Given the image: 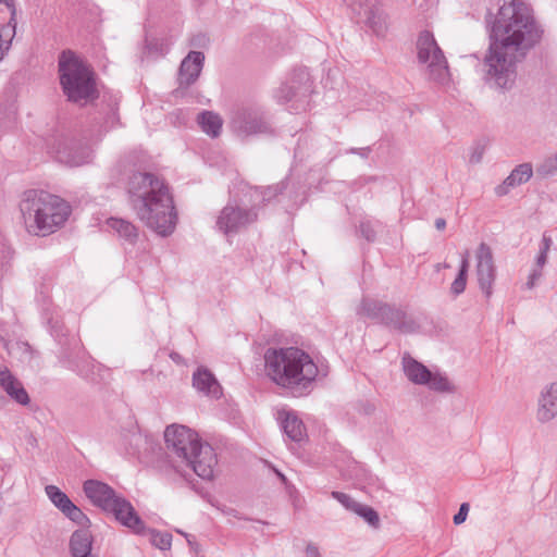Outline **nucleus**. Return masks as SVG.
Segmentation results:
<instances>
[{
	"mask_svg": "<svg viewBox=\"0 0 557 557\" xmlns=\"http://www.w3.org/2000/svg\"><path fill=\"white\" fill-rule=\"evenodd\" d=\"M60 83L64 95L73 102H87L96 94V83L90 67L72 51L59 58Z\"/></svg>",
	"mask_w": 557,
	"mask_h": 557,
	"instance_id": "nucleus-6",
	"label": "nucleus"
},
{
	"mask_svg": "<svg viewBox=\"0 0 557 557\" xmlns=\"http://www.w3.org/2000/svg\"><path fill=\"white\" fill-rule=\"evenodd\" d=\"M533 174L531 163H522L516 166L504 182L496 186L495 194L499 197L507 195L511 188L527 183Z\"/></svg>",
	"mask_w": 557,
	"mask_h": 557,
	"instance_id": "nucleus-20",
	"label": "nucleus"
},
{
	"mask_svg": "<svg viewBox=\"0 0 557 557\" xmlns=\"http://www.w3.org/2000/svg\"><path fill=\"white\" fill-rule=\"evenodd\" d=\"M332 497L335 498L338 503H341L347 510L355 513L358 505L360 504L349 495L342 492H332Z\"/></svg>",
	"mask_w": 557,
	"mask_h": 557,
	"instance_id": "nucleus-34",
	"label": "nucleus"
},
{
	"mask_svg": "<svg viewBox=\"0 0 557 557\" xmlns=\"http://www.w3.org/2000/svg\"><path fill=\"white\" fill-rule=\"evenodd\" d=\"M150 542L159 549L166 550L171 548L172 535L168 532L150 531Z\"/></svg>",
	"mask_w": 557,
	"mask_h": 557,
	"instance_id": "nucleus-33",
	"label": "nucleus"
},
{
	"mask_svg": "<svg viewBox=\"0 0 557 557\" xmlns=\"http://www.w3.org/2000/svg\"><path fill=\"white\" fill-rule=\"evenodd\" d=\"M15 122V110L10 108L4 112L0 111V127H10Z\"/></svg>",
	"mask_w": 557,
	"mask_h": 557,
	"instance_id": "nucleus-36",
	"label": "nucleus"
},
{
	"mask_svg": "<svg viewBox=\"0 0 557 557\" xmlns=\"http://www.w3.org/2000/svg\"><path fill=\"white\" fill-rule=\"evenodd\" d=\"M522 57L523 53L491 40L484 58L486 81L496 88L511 89L517 78V63Z\"/></svg>",
	"mask_w": 557,
	"mask_h": 557,
	"instance_id": "nucleus-8",
	"label": "nucleus"
},
{
	"mask_svg": "<svg viewBox=\"0 0 557 557\" xmlns=\"http://www.w3.org/2000/svg\"><path fill=\"white\" fill-rule=\"evenodd\" d=\"M531 9L520 0L505 3L491 27L490 39L523 54L541 39Z\"/></svg>",
	"mask_w": 557,
	"mask_h": 557,
	"instance_id": "nucleus-3",
	"label": "nucleus"
},
{
	"mask_svg": "<svg viewBox=\"0 0 557 557\" xmlns=\"http://www.w3.org/2000/svg\"><path fill=\"white\" fill-rule=\"evenodd\" d=\"M446 226V221L442 218H438L436 219L435 221V227L438 230V231H443Z\"/></svg>",
	"mask_w": 557,
	"mask_h": 557,
	"instance_id": "nucleus-42",
	"label": "nucleus"
},
{
	"mask_svg": "<svg viewBox=\"0 0 557 557\" xmlns=\"http://www.w3.org/2000/svg\"><path fill=\"white\" fill-rule=\"evenodd\" d=\"M171 358H173V359H177V356H175V355H171Z\"/></svg>",
	"mask_w": 557,
	"mask_h": 557,
	"instance_id": "nucleus-48",
	"label": "nucleus"
},
{
	"mask_svg": "<svg viewBox=\"0 0 557 557\" xmlns=\"http://www.w3.org/2000/svg\"><path fill=\"white\" fill-rule=\"evenodd\" d=\"M45 492L51 503L70 520L81 527L89 523L88 517L55 485H47Z\"/></svg>",
	"mask_w": 557,
	"mask_h": 557,
	"instance_id": "nucleus-15",
	"label": "nucleus"
},
{
	"mask_svg": "<svg viewBox=\"0 0 557 557\" xmlns=\"http://www.w3.org/2000/svg\"><path fill=\"white\" fill-rule=\"evenodd\" d=\"M417 58L424 75L437 84L449 82L448 62L443 50L429 30H423L417 39Z\"/></svg>",
	"mask_w": 557,
	"mask_h": 557,
	"instance_id": "nucleus-9",
	"label": "nucleus"
},
{
	"mask_svg": "<svg viewBox=\"0 0 557 557\" xmlns=\"http://www.w3.org/2000/svg\"><path fill=\"white\" fill-rule=\"evenodd\" d=\"M448 267H449V265H448L447 263H438V264L436 265V270H440V269H446V268H448Z\"/></svg>",
	"mask_w": 557,
	"mask_h": 557,
	"instance_id": "nucleus-45",
	"label": "nucleus"
},
{
	"mask_svg": "<svg viewBox=\"0 0 557 557\" xmlns=\"http://www.w3.org/2000/svg\"><path fill=\"white\" fill-rule=\"evenodd\" d=\"M401 366L405 376L411 383L424 385L430 380V370L407 352L401 358Z\"/></svg>",
	"mask_w": 557,
	"mask_h": 557,
	"instance_id": "nucleus-22",
	"label": "nucleus"
},
{
	"mask_svg": "<svg viewBox=\"0 0 557 557\" xmlns=\"http://www.w3.org/2000/svg\"><path fill=\"white\" fill-rule=\"evenodd\" d=\"M15 5L12 0H0V61L15 36Z\"/></svg>",
	"mask_w": 557,
	"mask_h": 557,
	"instance_id": "nucleus-16",
	"label": "nucleus"
},
{
	"mask_svg": "<svg viewBox=\"0 0 557 557\" xmlns=\"http://www.w3.org/2000/svg\"><path fill=\"white\" fill-rule=\"evenodd\" d=\"M276 474L278 475V478H280L283 482H285V481H286V478H285V475H284L283 473H281V472H278V471H276Z\"/></svg>",
	"mask_w": 557,
	"mask_h": 557,
	"instance_id": "nucleus-46",
	"label": "nucleus"
},
{
	"mask_svg": "<svg viewBox=\"0 0 557 557\" xmlns=\"http://www.w3.org/2000/svg\"><path fill=\"white\" fill-rule=\"evenodd\" d=\"M108 227L113 231L120 238H123L129 244H134L138 237L137 227L129 221L110 218L107 221Z\"/></svg>",
	"mask_w": 557,
	"mask_h": 557,
	"instance_id": "nucleus-25",
	"label": "nucleus"
},
{
	"mask_svg": "<svg viewBox=\"0 0 557 557\" xmlns=\"http://www.w3.org/2000/svg\"><path fill=\"white\" fill-rule=\"evenodd\" d=\"M431 391L438 393H455L456 385L443 373L431 372L430 380L425 384Z\"/></svg>",
	"mask_w": 557,
	"mask_h": 557,
	"instance_id": "nucleus-28",
	"label": "nucleus"
},
{
	"mask_svg": "<svg viewBox=\"0 0 557 557\" xmlns=\"http://www.w3.org/2000/svg\"><path fill=\"white\" fill-rule=\"evenodd\" d=\"M360 232L367 240H373L375 237V232L369 222L361 223Z\"/></svg>",
	"mask_w": 557,
	"mask_h": 557,
	"instance_id": "nucleus-39",
	"label": "nucleus"
},
{
	"mask_svg": "<svg viewBox=\"0 0 557 557\" xmlns=\"http://www.w3.org/2000/svg\"><path fill=\"white\" fill-rule=\"evenodd\" d=\"M480 160H481V153H479V154L473 153L470 158V161L473 163H478V162H480Z\"/></svg>",
	"mask_w": 557,
	"mask_h": 557,
	"instance_id": "nucleus-44",
	"label": "nucleus"
},
{
	"mask_svg": "<svg viewBox=\"0 0 557 557\" xmlns=\"http://www.w3.org/2000/svg\"><path fill=\"white\" fill-rule=\"evenodd\" d=\"M84 492L95 506L112 512L121 524L131 529L134 533H144L145 524L132 504L124 497L119 496L111 486L97 480H88L84 483Z\"/></svg>",
	"mask_w": 557,
	"mask_h": 557,
	"instance_id": "nucleus-7",
	"label": "nucleus"
},
{
	"mask_svg": "<svg viewBox=\"0 0 557 557\" xmlns=\"http://www.w3.org/2000/svg\"><path fill=\"white\" fill-rule=\"evenodd\" d=\"M232 127L239 137H247L271 132L264 112L259 107H247L236 112L232 119Z\"/></svg>",
	"mask_w": 557,
	"mask_h": 557,
	"instance_id": "nucleus-12",
	"label": "nucleus"
},
{
	"mask_svg": "<svg viewBox=\"0 0 557 557\" xmlns=\"http://www.w3.org/2000/svg\"><path fill=\"white\" fill-rule=\"evenodd\" d=\"M256 202L231 200L216 216L215 226L226 236H232L257 221Z\"/></svg>",
	"mask_w": 557,
	"mask_h": 557,
	"instance_id": "nucleus-11",
	"label": "nucleus"
},
{
	"mask_svg": "<svg viewBox=\"0 0 557 557\" xmlns=\"http://www.w3.org/2000/svg\"><path fill=\"white\" fill-rule=\"evenodd\" d=\"M553 245V240L549 235L546 233L543 234L541 243H540V251L535 258V268L543 269V267L547 262V255Z\"/></svg>",
	"mask_w": 557,
	"mask_h": 557,
	"instance_id": "nucleus-32",
	"label": "nucleus"
},
{
	"mask_svg": "<svg viewBox=\"0 0 557 557\" xmlns=\"http://www.w3.org/2000/svg\"><path fill=\"white\" fill-rule=\"evenodd\" d=\"M193 385L208 396L218 398L221 395V386L213 374L207 369H198L193 375Z\"/></svg>",
	"mask_w": 557,
	"mask_h": 557,
	"instance_id": "nucleus-23",
	"label": "nucleus"
},
{
	"mask_svg": "<svg viewBox=\"0 0 557 557\" xmlns=\"http://www.w3.org/2000/svg\"><path fill=\"white\" fill-rule=\"evenodd\" d=\"M355 513L361 517L372 528L377 529L380 527L379 513L372 507L360 503Z\"/></svg>",
	"mask_w": 557,
	"mask_h": 557,
	"instance_id": "nucleus-30",
	"label": "nucleus"
},
{
	"mask_svg": "<svg viewBox=\"0 0 557 557\" xmlns=\"http://www.w3.org/2000/svg\"><path fill=\"white\" fill-rule=\"evenodd\" d=\"M205 63V54L200 51H189L182 60L178 70V84L182 87L193 85L199 77Z\"/></svg>",
	"mask_w": 557,
	"mask_h": 557,
	"instance_id": "nucleus-18",
	"label": "nucleus"
},
{
	"mask_svg": "<svg viewBox=\"0 0 557 557\" xmlns=\"http://www.w3.org/2000/svg\"><path fill=\"white\" fill-rule=\"evenodd\" d=\"M468 270H469V252L466 251L461 256V263H460V269H459L458 275L454 280V282L451 283V286H450V293L454 296H458L465 292L466 286H467Z\"/></svg>",
	"mask_w": 557,
	"mask_h": 557,
	"instance_id": "nucleus-29",
	"label": "nucleus"
},
{
	"mask_svg": "<svg viewBox=\"0 0 557 557\" xmlns=\"http://www.w3.org/2000/svg\"><path fill=\"white\" fill-rule=\"evenodd\" d=\"M92 539L88 530L75 531L70 541L73 557H85L90 555Z\"/></svg>",
	"mask_w": 557,
	"mask_h": 557,
	"instance_id": "nucleus-26",
	"label": "nucleus"
},
{
	"mask_svg": "<svg viewBox=\"0 0 557 557\" xmlns=\"http://www.w3.org/2000/svg\"><path fill=\"white\" fill-rule=\"evenodd\" d=\"M305 557H321V555L315 545L308 544L305 550Z\"/></svg>",
	"mask_w": 557,
	"mask_h": 557,
	"instance_id": "nucleus-40",
	"label": "nucleus"
},
{
	"mask_svg": "<svg viewBox=\"0 0 557 557\" xmlns=\"http://www.w3.org/2000/svg\"><path fill=\"white\" fill-rule=\"evenodd\" d=\"M18 208L26 232L35 236L53 234L65 224L72 213L67 201L37 189L26 190Z\"/></svg>",
	"mask_w": 557,
	"mask_h": 557,
	"instance_id": "nucleus-4",
	"label": "nucleus"
},
{
	"mask_svg": "<svg viewBox=\"0 0 557 557\" xmlns=\"http://www.w3.org/2000/svg\"><path fill=\"white\" fill-rule=\"evenodd\" d=\"M198 122L206 134L212 137L219 136L222 128V120L218 114L205 111L199 115Z\"/></svg>",
	"mask_w": 557,
	"mask_h": 557,
	"instance_id": "nucleus-27",
	"label": "nucleus"
},
{
	"mask_svg": "<svg viewBox=\"0 0 557 557\" xmlns=\"http://www.w3.org/2000/svg\"><path fill=\"white\" fill-rule=\"evenodd\" d=\"M166 447L186 462L203 480L214 476L218 465L212 446L202 442L197 432L183 424L168 425L164 431Z\"/></svg>",
	"mask_w": 557,
	"mask_h": 557,
	"instance_id": "nucleus-5",
	"label": "nucleus"
},
{
	"mask_svg": "<svg viewBox=\"0 0 557 557\" xmlns=\"http://www.w3.org/2000/svg\"><path fill=\"white\" fill-rule=\"evenodd\" d=\"M352 10L359 15H364L367 24L372 28V30L381 36L386 30V21L384 14L380 11V9L374 8L370 4L360 3L358 8L352 7Z\"/></svg>",
	"mask_w": 557,
	"mask_h": 557,
	"instance_id": "nucleus-24",
	"label": "nucleus"
},
{
	"mask_svg": "<svg viewBox=\"0 0 557 557\" xmlns=\"http://www.w3.org/2000/svg\"><path fill=\"white\" fill-rule=\"evenodd\" d=\"M171 358H173V359H177V356H175V355H171Z\"/></svg>",
	"mask_w": 557,
	"mask_h": 557,
	"instance_id": "nucleus-47",
	"label": "nucleus"
},
{
	"mask_svg": "<svg viewBox=\"0 0 557 557\" xmlns=\"http://www.w3.org/2000/svg\"><path fill=\"white\" fill-rule=\"evenodd\" d=\"M127 194L132 209L146 227L161 237L175 231L177 213L162 178L151 173H134L127 184Z\"/></svg>",
	"mask_w": 557,
	"mask_h": 557,
	"instance_id": "nucleus-1",
	"label": "nucleus"
},
{
	"mask_svg": "<svg viewBox=\"0 0 557 557\" xmlns=\"http://www.w3.org/2000/svg\"><path fill=\"white\" fill-rule=\"evenodd\" d=\"M296 96L297 92L293 86L283 85L276 90L274 97L278 102L285 103L290 101Z\"/></svg>",
	"mask_w": 557,
	"mask_h": 557,
	"instance_id": "nucleus-35",
	"label": "nucleus"
},
{
	"mask_svg": "<svg viewBox=\"0 0 557 557\" xmlns=\"http://www.w3.org/2000/svg\"><path fill=\"white\" fill-rule=\"evenodd\" d=\"M360 317L377 319L386 326L397 330L401 333H412L418 325L401 309L389 305H382L376 300L363 299L357 310Z\"/></svg>",
	"mask_w": 557,
	"mask_h": 557,
	"instance_id": "nucleus-10",
	"label": "nucleus"
},
{
	"mask_svg": "<svg viewBox=\"0 0 557 557\" xmlns=\"http://www.w3.org/2000/svg\"><path fill=\"white\" fill-rule=\"evenodd\" d=\"M264 369L273 383L295 395H302L319 373L311 356L297 347L267 349Z\"/></svg>",
	"mask_w": 557,
	"mask_h": 557,
	"instance_id": "nucleus-2",
	"label": "nucleus"
},
{
	"mask_svg": "<svg viewBox=\"0 0 557 557\" xmlns=\"http://www.w3.org/2000/svg\"><path fill=\"white\" fill-rule=\"evenodd\" d=\"M277 420L288 438L294 442H300L305 438V425L294 411L286 409L278 410Z\"/></svg>",
	"mask_w": 557,
	"mask_h": 557,
	"instance_id": "nucleus-19",
	"label": "nucleus"
},
{
	"mask_svg": "<svg viewBox=\"0 0 557 557\" xmlns=\"http://www.w3.org/2000/svg\"><path fill=\"white\" fill-rule=\"evenodd\" d=\"M541 276H542V270L541 269H537V268L532 269L531 273L528 276V281L525 283V287L528 289H532L535 286L536 282L540 280Z\"/></svg>",
	"mask_w": 557,
	"mask_h": 557,
	"instance_id": "nucleus-38",
	"label": "nucleus"
},
{
	"mask_svg": "<svg viewBox=\"0 0 557 557\" xmlns=\"http://www.w3.org/2000/svg\"><path fill=\"white\" fill-rule=\"evenodd\" d=\"M557 417V382L546 384L536 400V421L545 424Z\"/></svg>",
	"mask_w": 557,
	"mask_h": 557,
	"instance_id": "nucleus-17",
	"label": "nucleus"
},
{
	"mask_svg": "<svg viewBox=\"0 0 557 557\" xmlns=\"http://www.w3.org/2000/svg\"><path fill=\"white\" fill-rule=\"evenodd\" d=\"M469 504L468 503H463L460 505V508L458 510V512L454 516V523L455 524H461L466 521L467 517H468V512H469Z\"/></svg>",
	"mask_w": 557,
	"mask_h": 557,
	"instance_id": "nucleus-37",
	"label": "nucleus"
},
{
	"mask_svg": "<svg viewBox=\"0 0 557 557\" xmlns=\"http://www.w3.org/2000/svg\"><path fill=\"white\" fill-rule=\"evenodd\" d=\"M0 386L21 405L29 404V396L23 385L13 376L7 367L0 366Z\"/></svg>",
	"mask_w": 557,
	"mask_h": 557,
	"instance_id": "nucleus-21",
	"label": "nucleus"
},
{
	"mask_svg": "<svg viewBox=\"0 0 557 557\" xmlns=\"http://www.w3.org/2000/svg\"><path fill=\"white\" fill-rule=\"evenodd\" d=\"M536 173L541 176H552L557 174V152L545 157L536 166Z\"/></svg>",
	"mask_w": 557,
	"mask_h": 557,
	"instance_id": "nucleus-31",
	"label": "nucleus"
},
{
	"mask_svg": "<svg viewBox=\"0 0 557 557\" xmlns=\"http://www.w3.org/2000/svg\"><path fill=\"white\" fill-rule=\"evenodd\" d=\"M351 152L358 153L362 158H367L370 150H369V148H360V149H352Z\"/></svg>",
	"mask_w": 557,
	"mask_h": 557,
	"instance_id": "nucleus-41",
	"label": "nucleus"
},
{
	"mask_svg": "<svg viewBox=\"0 0 557 557\" xmlns=\"http://www.w3.org/2000/svg\"><path fill=\"white\" fill-rule=\"evenodd\" d=\"M53 158L67 166H82L92 159L91 150L67 138H58L51 146Z\"/></svg>",
	"mask_w": 557,
	"mask_h": 557,
	"instance_id": "nucleus-13",
	"label": "nucleus"
},
{
	"mask_svg": "<svg viewBox=\"0 0 557 557\" xmlns=\"http://www.w3.org/2000/svg\"><path fill=\"white\" fill-rule=\"evenodd\" d=\"M251 197L259 199L263 198L262 191L259 188H250Z\"/></svg>",
	"mask_w": 557,
	"mask_h": 557,
	"instance_id": "nucleus-43",
	"label": "nucleus"
},
{
	"mask_svg": "<svg viewBox=\"0 0 557 557\" xmlns=\"http://www.w3.org/2000/svg\"><path fill=\"white\" fill-rule=\"evenodd\" d=\"M475 274L479 286L486 297L492 295L496 276V268L492 249L485 243H481L475 251Z\"/></svg>",
	"mask_w": 557,
	"mask_h": 557,
	"instance_id": "nucleus-14",
	"label": "nucleus"
}]
</instances>
